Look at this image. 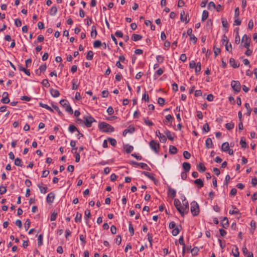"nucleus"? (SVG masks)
Listing matches in <instances>:
<instances>
[{
  "label": "nucleus",
  "mask_w": 257,
  "mask_h": 257,
  "mask_svg": "<svg viewBox=\"0 0 257 257\" xmlns=\"http://www.w3.org/2000/svg\"><path fill=\"white\" fill-rule=\"evenodd\" d=\"M131 39L134 41H137L141 40L142 39V36L141 35L134 34L132 35Z\"/></svg>",
  "instance_id": "dca6fc26"
},
{
  "label": "nucleus",
  "mask_w": 257,
  "mask_h": 257,
  "mask_svg": "<svg viewBox=\"0 0 257 257\" xmlns=\"http://www.w3.org/2000/svg\"><path fill=\"white\" fill-rule=\"evenodd\" d=\"M240 144L242 148H246V143L245 142V139L244 138H241L240 141Z\"/></svg>",
  "instance_id": "4c0bfd02"
},
{
  "label": "nucleus",
  "mask_w": 257,
  "mask_h": 257,
  "mask_svg": "<svg viewBox=\"0 0 257 257\" xmlns=\"http://www.w3.org/2000/svg\"><path fill=\"white\" fill-rule=\"evenodd\" d=\"M222 223L223 224V227L224 228H226L228 226V221L227 217H224L222 221Z\"/></svg>",
  "instance_id": "c9c22d12"
},
{
  "label": "nucleus",
  "mask_w": 257,
  "mask_h": 257,
  "mask_svg": "<svg viewBox=\"0 0 257 257\" xmlns=\"http://www.w3.org/2000/svg\"><path fill=\"white\" fill-rule=\"evenodd\" d=\"M194 183L198 185L199 188H200L203 186V182L202 180L197 179L194 181Z\"/></svg>",
  "instance_id": "5701e85b"
},
{
  "label": "nucleus",
  "mask_w": 257,
  "mask_h": 257,
  "mask_svg": "<svg viewBox=\"0 0 257 257\" xmlns=\"http://www.w3.org/2000/svg\"><path fill=\"white\" fill-rule=\"evenodd\" d=\"M180 232V229L178 228V227H176L172 230V234L174 236L177 235Z\"/></svg>",
  "instance_id": "37998d69"
},
{
  "label": "nucleus",
  "mask_w": 257,
  "mask_h": 257,
  "mask_svg": "<svg viewBox=\"0 0 257 257\" xmlns=\"http://www.w3.org/2000/svg\"><path fill=\"white\" fill-rule=\"evenodd\" d=\"M197 170L201 172H203L205 171L206 168L202 163H200L197 166Z\"/></svg>",
  "instance_id": "4be33fe9"
},
{
  "label": "nucleus",
  "mask_w": 257,
  "mask_h": 257,
  "mask_svg": "<svg viewBox=\"0 0 257 257\" xmlns=\"http://www.w3.org/2000/svg\"><path fill=\"white\" fill-rule=\"evenodd\" d=\"M169 152L171 154H175L177 152V149L175 146H170L169 147Z\"/></svg>",
  "instance_id": "7c9ffc66"
},
{
  "label": "nucleus",
  "mask_w": 257,
  "mask_h": 257,
  "mask_svg": "<svg viewBox=\"0 0 257 257\" xmlns=\"http://www.w3.org/2000/svg\"><path fill=\"white\" fill-rule=\"evenodd\" d=\"M68 130L71 133H73L74 132L78 130L75 125L72 124L69 125Z\"/></svg>",
  "instance_id": "2f4dec72"
},
{
  "label": "nucleus",
  "mask_w": 257,
  "mask_h": 257,
  "mask_svg": "<svg viewBox=\"0 0 257 257\" xmlns=\"http://www.w3.org/2000/svg\"><path fill=\"white\" fill-rule=\"evenodd\" d=\"M15 165H16L17 166H20V167L22 166L21 160L19 158H16L15 160Z\"/></svg>",
  "instance_id": "a19ab883"
},
{
  "label": "nucleus",
  "mask_w": 257,
  "mask_h": 257,
  "mask_svg": "<svg viewBox=\"0 0 257 257\" xmlns=\"http://www.w3.org/2000/svg\"><path fill=\"white\" fill-rule=\"evenodd\" d=\"M185 15V13L184 11H182L180 14V20L182 22H185L186 23H188L189 19H187V17L186 16L185 18L184 16Z\"/></svg>",
  "instance_id": "ddd939ff"
},
{
  "label": "nucleus",
  "mask_w": 257,
  "mask_h": 257,
  "mask_svg": "<svg viewBox=\"0 0 257 257\" xmlns=\"http://www.w3.org/2000/svg\"><path fill=\"white\" fill-rule=\"evenodd\" d=\"M77 80H73L72 81V89L76 90L78 88V85L76 84Z\"/></svg>",
  "instance_id": "5fc2aeb1"
},
{
  "label": "nucleus",
  "mask_w": 257,
  "mask_h": 257,
  "mask_svg": "<svg viewBox=\"0 0 257 257\" xmlns=\"http://www.w3.org/2000/svg\"><path fill=\"white\" fill-rule=\"evenodd\" d=\"M158 102L160 105L163 106L165 103V99L163 98L159 97L158 99Z\"/></svg>",
  "instance_id": "e2e57ef3"
},
{
  "label": "nucleus",
  "mask_w": 257,
  "mask_h": 257,
  "mask_svg": "<svg viewBox=\"0 0 257 257\" xmlns=\"http://www.w3.org/2000/svg\"><path fill=\"white\" fill-rule=\"evenodd\" d=\"M234 123L233 122L227 123L225 124V127L228 130H230L232 129L234 127Z\"/></svg>",
  "instance_id": "e433bc0d"
},
{
  "label": "nucleus",
  "mask_w": 257,
  "mask_h": 257,
  "mask_svg": "<svg viewBox=\"0 0 257 257\" xmlns=\"http://www.w3.org/2000/svg\"><path fill=\"white\" fill-rule=\"evenodd\" d=\"M180 60H181L182 62H185L187 60V57L186 54H182L181 55L180 57Z\"/></svg>",
  "instance_id": "774afa93"
},
{
  "label": "nucleus",
  "mask_w": 257,
  "mask_h": 257,
  "mask_svg": "<svg viewBox=\"0 0 257 257\" xmlns=\"http://www.w3.org/2000/svg\"><path fill=\"white\" fill-rule=\"evenodd\" d=\"M83 119L85 125L88 127H91L92 122L95 121V119L90 115L84 116Z\"/></svg>",
  "instance_id": "39448f33"
},
{
  "label": "nucleus",
  "mask_w": 257,
  "mask_h": 257,
  "mask_svg": "<svg viewBox=\"0 0 257 257\" xmlns=\"http://www.w3.org/2000/svg\"><path fill=\"white\" fill-rule=\"evenodd\" d=\"M110 144L112 146H115L116 145V141L115 139H113V138H108V139Z\"/></svg>",
  "instance_id": "49530a36"
},
{
  "label": "nucleus",
  "mask_w": 257,
  "mask_h": 257,
  "mask_svg": "<svg viewBox=\"0 0 257 257\" xmlns=\"http://www.w3.org/2000/svg\"><path fill=\"white\" fill-rule=\"evenodd\" d=\"M235 249H232V252L233 253V255L234 257H239V252L238 251V249L236 246H235Z\"/></svg>",
  "instance_id": "c756f323"
},
{
  "label": "nucleus",
  "mask_w": 257,
  "mask_h": 257,
  "mask_svg": "<svg viewBox=\"0 0 257 257\" xmlns=\"http://www.w3.org/2000/svg\"><path fill=\"white\" fill-rule=\"evenodd\" d=\"M55 198V195L53 193H49L47 196L46 200L48 203H52Z\"/></svg>",
  "instance_id": "9b49d317"
},
{
  "label": "nucleus",
  "mask_w": 257,
  "mask_h": 257,
  "mask_svg": "<svg viewBox=\"0 0 257 257\" xmlns=\"http://www.w3.org/2000/svg\"><path fill=\"white\" fill-rule=\"evenodd\" d=\"M81 214L78 212L77 213L75 218V220L76 222H79L81 220Z\"/></svg>",
  "instance_id": "c03bdc74"
},
{
  "label": "nucleus",
  "mask_w": 257,
  "mask_h": 257,
  "mask_svg": "<svg viewBox=\"0 0 257 257\" xmlns=\"http://www.w3.org/2000/svg\"><path fill=\"white\" fill-rule=\"evenodd\" d=\"M168 194L169 195L171 196L172 198H174L176 196V191L175 189L173 188H169Z\"/></svg>",
  "instance_id": "aec40b11"
},
{
  "label": "nucleus",
  "mask_w": 257,
  "mask_h": 257,
  "mask_svg": "<svg viewBox=\"0 0 257 257\" xmlns=\"http://www.w3.org/2000/svg\"><path fill=\"white\" fill-rule=\"evenodd\" d=\"M107 112L109 115L112 114L114 113L113 108L111 106L108 107L107 109Z\"/></svg>",
  "instance_id": "338daca9"
},
{
  "label": "nucleus",
  "mask_w": 257,
  "mask_h": 257,
  "mask_svg": "<svg viewBox=\"0 0 257 257\" xmlns=\"http://www.w3.org/2000/svg\"><path fill=\"white\" fill-rule=\"evenodd\" d=\"M216 6L214 2H210L208 5V9L209 10H213L215 9Z\"/></svg>",
  "instance_id": "473e14b6"
},
{
  "label": "nucleus",
  "mask_w": 257,
  "mask_h": 257,
  "mask_svg": "<svg viewBox=\"0 0 257 257\" xmlns=\"http://www.w3.org/2000/svg\"><path fill=\"white\" fill-rule=\"evenodd\" d=\"M183 156L186 159H189L191 157V154L188 151H185L183 152Z\"/></svg>",
  "instance_id": "09e8293b"
},
{
  "label": "nucleus",
  "mask_w": 257,
  "mask_h": 257,
  "mask_svg": "<svg viewBox=\"0 0 257 257\" xmlns=\"http://www.w3.org/2000/svg\"><path fill=\"white\" fill-rule=\"evenodd\" d=\"M98 127L102 132L104 133H111L114 130L113 126L104 122L99 123Z\"/></svg>",
  "instance_id": "f03ea898"
},
{
  "label": "nucleus",
  "mask_w": 257,
  "mask_h": 257,
  "mask_svg": "<svg viewBox=\"0 0 257 257\" xmlns=\"http://www.w3.org/2000/svg\"><path fill=\"white\" fill-rule=\"evenodd\" d=\"M39 105L42 107L45 108L49 110H50L51 112H53V109L51 108L49 106H48L47 104H44L42 103H40Z\"/></svg>",
  "instance_id": "72a5a7b5"
},
{
  "label": "nucleus",
  "mask_w": 257,
  "mask_h": 257,
  "mask_svg": "<svg viewBox=\"0 0 257 257\" xmlns=\"http://www.w3.org/2000/svg\"><path fill=\"white\" fill-rule=\"evenodd\" d=\"M183 168L185 172H188L191 168L190 164L188 162H184L183 163Z\"/></svg>",
  "instance_id": "a211bd4d"
},
{
  "label": "nucleus",
  "mask_w": 257,
  "mask_h": 257,
  "mask_svg": "<svg viewBox=\"0 0 257 257\" xmlns=\"http://www.w3.org/2000/svg\"><path fill=\"white\" fill-rule=\"evenodd\" d=\"M134 164L139 165L142 168H143L144 169H147V168L148 167L147 164L144 163L135 162Z\"/></svg>",
  "instance_id": "ea45409f"
},
{
  "label": "nucleus",
  "mask_w": 257,
  "mask_h": 257,
  "mask_svg": "<svg viewBox=\"0 0 257 257\" xmlns=\"http://www.w3.org/2000/svg\"><path fill=\"white\" fill-rule=\"evenodd\" d=\"M144 120L146 124L147 125L152 126L154 124L153 122L148 119V118H144Z\"/></svg>",
  "instance_id": "8fccbe9b"
},
{
  "label": "nucleus",
  "mask_w": 257,
  "mask_h": 257,
  "mask_svg": "<svg viewBox=\"0 0 257 257\" xmlns=\"http://www.w3.org/2000/svg\"><path fill=\"white\" fill-rule=\"evenodd\" d=\"M142 99L144 100L145 101H146L147 102H149V95L147 93H146V92H145L143 94Z\"/></svg>",
  "instance_id": "052dcab7"
},
{
  "label": "nucleus",
  "mask_w": 257,
  "mask_h": 257,
  "mask_svg": "<svg viewBox=\"0 0 257 257\" xmlns=\"http://www.w3.org/2000/svg\"><path fill=\"white\" fill-rule=\"evenodd\" d=\"M213 51H214V55L215 56H217V55H218V54L220 53V50L219 48H218L214 47L213 48Z\"/></svg>",
  "instance_id": "0e129e2a"
},
{
  "label": "nucleus",
  "mask_w": 257,
  "mask_h": 257,
  "mask_svg": "<svg viewBox=\"0 0 257 257\" xmlns=\"http://www.w3.org/2000/svg\"><path fill=\"white\" fill-rule=\"evenodd\" d=\"M156 60L159 63H162L164 61V57L161 55H158L156 57Z\"/></svg>",
  "instance_id": "3c124183"
},
{
  "label": "nucleus",
  "mask_w": 257,
  "mask_h": 257,
  "mask_svg": "<svg viewBox=\"0 0 257 257\" xmlns=\"http://www.w3.org/2000/svg\"><path fill=\"white\" fill-rule=\"evenodd\" d=\"M97 36V31L96 29V27L94 26H93L91 28V37L92 38H95Z\"/></svg>",
  "instance_id": "b1692460"
},
{
  "label": "nucleus",
  "mask_w": 257,
  "mask_h": 257,
  "mask_svg": "<svg viewBox=\"0 0 257 257\" xmlns=\"http://www.w3.org/2000/svg\"><path fill=\"white\" fill-rule=\"evenodd\" d=\"M18 69L19 71L24 72L27 75L30 76V72L29 70L26 69L24 67H23L22 65L18 66Z\"/></svg>",
  "instance_id": "f3484780"
},
{
  "label": "nucleus",
  "mask_w": 257,
  "mask_h": 257,
  "mask_svg": "<svg viewBox=\"0 0 257 257\" xmlns=\"http://www.w3.org/2000/svg\"><path fill=\"white\" fill-rule=\"evenodd\" d=\"M7 192L6 187L1 185L0 186V194H3Z\"/></svg>",
  "instance_id": "13d9d810"
},
{
  "label": "nucleus",
  "mask_w": 257,
  "mask_h": 257,
  "mask_svg": "<svg viewBox=\"0 0 257 257\" xmlns=\"http://www.w3.org/2000/svg\"><path fill=\"white\" fill-rule=\"evenodd\" d=\"M229 63L232 67L235 68L238 67L239 66V63L236 62L233 58L230 59Z\"/></svg>",
  "instance_id": "f8f14e48"
},
{
  "label": "nucleus",
  "mask_w": 257,
  "mask_h": 257,
  "mask_svg": "<svg viewBox=\"0 0 257 257\" xmlns=\"http://www.w3.org/2000/svg\"><path fill=\"white\" fill-rule=\"evenodd\" d=\"M149 146L151 149L155 153H158L159 152L160 148L159 143L154 140H152L149 143Z\"/></svg>",
  "instance_id": "423d86ee"
},
{
  "label": "nucleus",
  "mask_w": 257,
  "mask_h": 257,
  "mask_svg": "<svg viewBox=\"0 0 257 257\" xmlns=\"http://www.w3.org/2000/svg\"><path fill=\"white\" fill-rule=\"evenodd\" d=\"M203 130L205 132H208L210 131V127L207 123L204 124Z\"/></svg>",
  "instance_id": "bf43d9fd"
},
{
  "label": "nucleus",
  "mask_w": 257,
  "mask_h": 257,
  "mask_svg": "<svg viewBox=\"0 0 257 257\" xmlns=\"http://www.w3.org/2000/svg\"><path fill=\"white\" fill-rule=\"evenodd\" d=\"M124 149L125 150V152L127 153H131L133 151L134 147L132 146L126 145L124 147Z\"/></svg>",
  "instance_id": "a878e982"
},
{
  "label": "nucleus",
  "mask_w": 257,
  "mask_h": 257,
  "mask_svg": "<svg viewBox=\"0 0 257 257\" xmlns=\"http://www.w3.org/2000/svg\"><path fill=\"white\" fill-rule=\"evenodd\" d=\"M143 174L146 176L148 177L149 179H151L152 180H155V177L151 174H150V173H149L148 172H144Z\"/></svg>",
  "instance_id": "58836bf2"
},
{
  "label": "nucleus",
  "mask_w": 257,
  "mask_h": 257,
  "mask_svg": "<svg viewBox=\"0 0 257 257\" xmlns=\"http://www.w3.org/2000/svg\"><path fill=\"white\" fill-rule=\"evenodd\" d=\"M8 93L7 92H5L3 93L2 95V99H1V102L5 104H7L10 102V99L8 97Z\"/></svg>",
  "instance_id": "9d476101"
},
{
  "label": "nucleus",
  "mask_w": 257,
  "mask_h": 257,
  "mask_svg": "<svg viewBox=\"0 0 257 257\" xmlns=\"http://www.w3.org/2000/svg\"><path fill=\"white\" fill-rule=\"evenodd\" d=\"M60 104L62 106H63L65 108V110L67 112H68L71 114H73V109L67 100L62 99L60 101Z\"/></svg>",
  "instance_id": "7ed1b4c3"
},
{
  "label": "nucleus",
  "mask_w": 257,
  "mask_h": 257,
  "mask_svg": "<svg viewBox=\"0 0 257 257\" xmlns=\"http://www.w3.org/2000/svg\"><path fill=\"white\" fill-rule=\"evenodd\" d=\"M164 134H165V136L166 138H168L169 140L173 141L174 140V138L172 136L171 133L170 131L167 130L164 132Z\"/></svg>",
  "instance_id": "412c9836"
},
{
  "label": "nucleus",
  "mask_w": 257,
  "mask_h": 257,
  "mask_svg": "<svg viewBox=\"0 0 257 257\" xmlns=\"http://www.w3.org/2000/svg\"><path fill=\"white\" fill-rule=\"evenodd\" d=\"M41 83L42 84V85H43L46 87H49L50 86V84H49V83L48 82V80L47 79H44L42 81Z\"/></svg>",
  "instance_id": "864d4df0"
},
{
  "label": "nucleus",
  "mask_w": 257,
  "mask_h": 257,
  "mask_svg": "<svg viewBox=\"0 0 257 257\" xmlns=\"http://www.w3.org/2000/svg\"><path fill=\"white\" fill-rule=\"evenodd\" d=\"M229 149V145L228 143L225 142L222 144L221 146V150L223 152H227Z\"/></svg>",
  "instance_id": "6ab92c4d"
},
{
  "label": "nucleus",
  "mask_w": 257,
  "mask_h": 257,
  "mask_svg": "<svg viewBox=\"0 0 257 257\" xmlns=\"http://www.w3.org/2000/svg\"><path fill=\"white\" fill-rule=\"evenodd\" d=\"M233 210H230L229 213L230 214H239V212L235 206L232 205Z\"/></svg>",
  "instance_id": "393cba45"
},
{
  "label": "nucleus",
  "mask_w": 257,
  "mask_h": 257,
  "mask_svg": "<svg viewBox=\"0 0 257 257\" xmlns=\"http://www.w3.org/2000/svg\"><path fill=\"white\" fill-rule=\"evenodd\" d=\"M205 146L207 148H212L213 147V143L210 138H207L205 141Z\"/></svg>",
  "instance_id": "2eb2a0df"
},
{
  "label": "nucleus",
  "mask_w": 257,
  "mask_h": 257,
  "mask_svg": "<svg viewBox=\"0 0 257 257\" xmlns=\"http://www.w3.org/2000/svg\"><path fill=\"white\" fill-rule=\"evenodd\" d=\"M101 45V42L99 40H96L93 43V47L95 48L99 47Z\"/></svg>",
  "instance_id": "de8ad7c7"
},
{
  "label": "nucleus",
  "mask_w": 257,
  "mask_h": 257,
  "mask_svg": "<svg viewBox=\"0 0 257 257\" xmlns=\"http://www.w3.org/2000/svg\"><path fill=\"white\" fill-rule=\"evenodd\" d=\"M222 24L223 27L227 28L228 26V22L226 19H222Z\"/></svg>",
  "instance_id": "603ef678"
},
{
  "label": "nucleus",
  "mask_w": 257,
  "mask_h": 257,
  "mask_svg": "<svg viewBox=\"0 0 257 257\" xmlns=\"http://www.w3.org/2000/svg\"><path fill=\"white\" fill-rule=\"evenodd\" d=\"M182 204H181L179 199H175L174 204L181 216H183L185 214L188 213L189 208L188 202L185 196L182 197Z\"/></svg>",
  "instance_id": "f257e3e1"
},
{
  "label": "nucleus",
  "mask_w": 257,
  "mask_h": 257,
  "mask_svg": "<svg viewBox=\"0 0 257 257\" xmlns=\"http://www.w3.org/2000/svg\"><path fill=\"white\" fill-rule=\"evenodd\" d=\"M242 42H244L243 46L245 48H248L250 45V38L247 37L246 34L244 35L242 38Z\"/></svg>",
  "instance_id": "6e6552de"
},
{
  "label": "nucleus",
  "mask_w": 257,
  "mask_h": 257,
  "mask_svg": "<svg viewBox=\"0 0 257 257\" xmlns=\"http://www.w3.org/2000/svg\"><path fill=\"white\" fill-rule=\"evenodd\" d=\"M135 129L134 128L131 129H125L123 132V136H125L128 133H132L134 132Z\"/></svg>",
  "instance_id": "a18cd8bd"
},
{
  "label": "nucleus",
  "mask_w": 257,
  "mask_h": 257,
  "mask_svg": "<svg viewBox=\"0 0 257 257\" xmlns=\"http://www.w3.org/2000/svg\"><path fill=\"white\" fill-rule=\"evenodd\" d=\"M38 186L40 189V192L42 193L45 194L47 192L48 189V188L47 187L42 186L40 184H38Z\"/></svg>",
  "instance_id": "bb28decb"
},
{
  "label": "nucleus",
  "mask_w": 257,
  "mask_h": 257,
  "mask_svg": "<svg viewBox=\"0 0 257 257\" xmlns=\"http://www.w3.org/2000/svg\"><path fill=\"white\" fill-rule=\"evenodd\" d=\"M208 17V12L206 10H204L203 11L202 15V21H204L205 20H206L207 19Z\"/></svg>",
  "instance_id": "c85d7f7f"
},
{
  "label": "nucleus",
  "mask_w": 257,
  "mask_h": 257,
  "mask_svg": "<svg viewBox=\"0 0 257 257\" xmlns=\"http://www.w3.org/2000/svg\"><path fill=\"white\" fill-rule=\"evenodd\" d=\"M231 86L234 91L237 93L239 92L241 90L240 83L238 81H232Z\"/></svg>",
  "instance_id": "0eeeda50"
},
{
  "label": "nucleus",
  "mask_w": 257,
  "mask_h": 257,
  "mask_svg": "<svg viewBox=\"0 0 257 257\" xmlns=\"http://www.w3.org/2000/svg\"><path fill=\"white\" fill-rule=\"evenodd\" d=\"M57 213L56 212H53L51 215L50 220L51 221L55 220L57 218Z\"/></svg>",
  "instance_id": "4d7b16f0"
},
{
  "label": "nucleus",
  "mask_w": 257,
  "mask_h": 257,
  "mask_svg": "<svg viewBox=\"0 0 257 257\" xmlns=\"http://www.w3.org/2000/svg\"><path fill=\"white\" fill-rule=\"evenodd\" d=\"M57 8L55 6H53L50 10V14L51 16H54L57 14Z\"/></svg>",
  "instance_id": "cd10ccee"
},
{
  "label": "nucleus",
  "mask_w": 257,
  "mask_h": 257,
  "mask_svg": "<svg viewBox=\"0 0 257 257\" xmlns=\"http://www.w3.org/2000/svg\"><path fill=\"white\" fill-rule=\"evenodd\" d=\"M50 93L52 96L54 97H57L60 94L59 91L58 90L54 89H51Z\"/></svg>",
  "instance_id": "4468645a"
},
{
  "label": "nucleus",
  "mask_w": 257,
  "mask_h": 257,
  "mask_svg": "<svg viewBox=\"0 0 257 257\" xmlns=\"http://www.w3.org/2000/svg\"><path fill=\"white\" fill-rule=\"evenodd\" d=\"M156 136L159 138L161 143H165L167 141V138L165 136L162 135L159 130L156 132Z\"/></svg>",
  "instance_id": "1a4fd4ad"
},
{
  "label": "nucleus",
  "mask_w": 257,
  "mask_h": 257,
  "mask_svg": "<svg viewBox=\"0 0 257 257\" xmlns=\"http://www.w3.org/2000/svg\"><path fill=\"white\" fill-rule=\"evenodd\" d=\"M15 24L18 27H20L22 25L21 21L19 19H16L15 20Z\"/></svg>",
  "instance_id": "680f3d73"
},
{
  "label": "nucleus",
  "mask_w": 257,
  "mask_h": 257,
  "mask_svg": "<svg viewBox=\"0 0 257 257\" xmlns=\"http://www.w3.org/2000/svg\"><path fill=\"white\" fill-rule=\"evenodd\" d=\"M93 53L92 51H89L86 56V59L88 60H91L93 59Z\"/></svg>",
  "instance_id": "f704fd0d"
},
{
  "label": "nucleus",
  "mask_w": 257,
  "mask_h": 257,
  "mask_svg": "<svg viewBox=\"0 0 257 257\" xmlns=\"http://www.w3.org/2000/svg\"><path fill=\"white\" fill-rule=\"evenodd\" d=\"M228 42L227 41L226 44H225V49L226 51H227L229 52H230L232 50V46L231 44H228Z\"/></svg>",
  "instance_id": "79ce46f5"
},
{
  "label": "nucleus",
  "mask_w": 257,
  "mask_h": 257,
  "mask_svg": "<svg viewBox=\"0 0 257 257\" xmlns=\"http://www.w3.org/2000/svg\"><path fill=\"white\" fill-rule=\"evenodd\" d=\"M191 212L193 216H197L199 213V207L198 203L195 201L191 203Z\"/></svg>",
  "instance_id": "20e7f679"
},
{
  "label": "nucleus",
  "mask_w": 257,
  "mask_h": 257,
  "mask_svg": "<svg viewBox=\"0 0 257 257\" xmlns=\"http://www.w3.org/2000/svg\"><path fill=\"white\" fill-rule=\"evenodd\" d=\"M129 231L131 234V235H133L134 234V229L133 226L131 223L129 224Z\"/></svg>",
  "instance_id": "69168bd1"
},
{
  "label": "nucleus",
  "mask_w": 257,
  "mask_h": 257,
  "mask_svg": "<svg viewBox=\"0 0 257 257\" xmlns=\"http://www.w3.org/2000/svg\"><path fill=\"white\" fill-rule=\"evenodd\" d=\"M179 243L183 245V250H185V243L184 242V239H183V236H181L179 239Z\"/></svg>",
  "instance_id": "6e6d98bb"
}]
</instances>
